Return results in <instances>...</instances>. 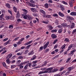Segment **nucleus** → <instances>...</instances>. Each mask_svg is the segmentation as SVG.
<instances>
[{
    "label": "nucleus",
    "mask_w": 76,
    "mask_h": 76,
    "mask_svg": "<svg viewBox=\"0 0 76 76\" xmlns=\"http://www.w3.org/2000/svg\"><path fill=\"white\" fill-rule=\"evenodd\" d=\"M24 19H28V20H29L31 19H32L33 18L32 17H31L29 15H25L23 17Z\"/></svg>",
    "instance_id": "nucleus-1"
},
{
    "label": "nucleus",
    "mask_w": 76,
    "mask_h": 76,
    "mask_svg": "<svg viewBox=\"0 0 76 76\" xmlns=\"http://www.w3.org/2000/svg\"><path fill=\"white\" fill-rule=\"evenodd\" d=\"M53 68H48L45 71V73H52V70Z\"/></svg>",
    "instance_id": "nucleus-2"
},
{
    "label": "nucleus",
    "mask_w": 76,
    "mask_h": 76,
    "mask_svg": "<svg viewBox=\"0 0 76 76\" xmlns=\"http://www.w3.org/2000/svg\"><path fill=\"white\" fill-rule=\"evenodd\" d=\"M24 63H22L17 65L18 67H20V69H23V66L22 65L24 64Z\"/></svg>",
    "instance_id": "nucleus-3"
},
{
    "label": "nucleus",
    "mask_w": 76,
    "mask_h": 76,
    "mask_svg": "<svg viewBox=\"0 0 76 76\" xmlns=\"http://www.w3.org/2000/svg\"><path fill=\"white\" fill-rule=\"evenodd\" d=\"M76 49H74L73 50L71 51V53H69L68 54L69 55H71V56H73V54H74V52H75L76 51Z\"/></svg>",
    "instance_id": "nucleus-4"
},
{
    "label": "nucleus",
    "mask_w": 76,
    "mask_h": 76,
    "mask_svg": "<svg viewBox=\"0 0 76 76\" xmlns=\"http://www.w3.org/2000/svg\"><path fill=\"white\" fill-rule=\"evenodd\" d=\"M31 10L32 12H37L38 11L35 8H31Z\"/></svg>",
    "instance_id": "nucleus-5"
},
{
    "label": "nucleus",
    "mask_w": 76,
    "mask_h": 76,
    "mask_svg": "<svg viewBox=\"0 0 76 76\" xmlns=\"http://www.w3.org/2000/svg\"><path fill=\"white\" fill-rule=\"evenodd\" d=\"M49 44V42H48L44 46V49H46L47 47H48V45Z\"/></svg>",
    "instance_id": "nucleus-6"
},
{
    "label": "nucleus",
    "mask_w": 76,
    "mask_h": 76,
    "mask_svg": "<svg viewBox=\"0 0 76 76\" xmlns=\"http://www.w3.org/2000/svg\"><path fill=\"white\" fill-rule=\"evenodd\" d=\"M73 69H74V67L73 66L69 67L68 68V71L70 72H71L72 71V70H73Z\"/></svg>",
    "instance_id": "nucleus-7"
},
{
    "label": "nucleus",
    "mask_w": 76,
    "mask_h": 76,
    "mask_svg": "<svg viewBox=\"0 0 76 76\" xmlns=\"http://www.w3.org/2000/svg\"><path fill=\"white\" fill-rule=\"evenodd\" d=\"M66 18L68 19H70L71 20H75L74 18L69 15L66 16Z\"/></svg>",
    "instance_id": "nucleus-8"
},
{
    "label": "nucleus",
    "mask_w": 76,
    "mask_h": 76,
    "mask_svg": "<svg viewBox=\"0 0 76 76\" xmlns=\"http://www.w3.org/2000/svg\"><path fill=\"white\" fill-rule=\"evenodd\" d=\"M27 3H28V5H29L30 6H31V7H35V6H36V5H35V4H32L31 3H29L28 2Z\"/></svg>",
    "instance_id": "nucleus-9"
},
{
    "label": "nucleus",
    "mask_w": 76,
    "mask_h": 76,
    "mask_svg": "<svg viewBox=\"0 0 76 76\" xmlns=\"http://www.w3.org/2000/svg\"><path fill=\"white\" fill-rule=\"evenodd\" d=\"M51 36L52 38L53 39H54V38H57V35L54 34H52Z\"/></svg>",
    "instance_id": "nucleus-10"
},
{
    "label": "nucleus",
    "mask_w": 76,
    "mask_h": 76,
    "mask_svg": "<svg viewBox=\"0 0 76 76\" xmlns=\"http://www.w3.org/2000/svg\"><path fill=\"white\" fill-rule=\"evenodd\" d=\"M73 47V45H70L68 47V48L67 50V51H69Z\"/></svg>",
    "instance_id": "nucleus-11"
},
{
    "label": "nucleus",
    "mask_w": 76,
    "mask_h": 76,
    "mask_svg": "<svg viewBox=\"0 0 76 76\" xmlns=\"http://www.w3.org/2000/svg\"><path fill=\"white\" fill-rule=\"evenodd\" d=\"M70 25V28L71 29H73V28L75 27V24L73 23H72V25Z\"/></svg>",
    "instance_id": "nucleus-12"
},
{
    "label": "nucleus",
    "mask_w": 76,
    "mask_h": 76,
    "mask_svg": "<svg viewBox=\"0 0 76 76\" xmlns=\"http://www.w3.org/2000/svg\"><path fill=\"white\" fill-rule=\"evenodd\" d=\"M16 17L17 19H18L20 17V14H19V11L17 12Z\"/></svg>",
    "instance_id": "nucleus-13"
},
{
    "label": "nucleus",
    "mask_w": 76,
    "mask_h": 76,
    "mask_svg": "<svg viewBox=\"0 0 76 76\" xmlns=\"http://www.w3.org/2000/svg\"><path fill=\"white\" fill-rule=\"evenodd\" d=\"M57 71H58V69L55 68L52 71V72L54 73V72H56Z\"/></svg>",
    "instance_id": "nucleus-14"
},
{
    "label": "nucleus",
    "mask_w": 76,
    "mask_h": 76,
    "mask_svg": "<svg viewBox=\"0 0 76 76\" xmlns=\"http://www.w3.org/2000/svg\"><path fill=\"white\" fill-rule=\"evenodd\" d=\"M10 59H9V58H7V60H6V62L8 64H9L11 63V62L10 61Z\"/></svg>",
    "instance_id": "nucleus-15"
},
{
    "label": "nucleus",
    "mask_w": 76,
    "mask_h": 76,
    "mask_svg": "<svg viewBox=\"0 0 76 76\" xmlns=\"http://www.w3.org/2000/svg\"><path fill=\"white\" fill-rule=\"evenodd\" d=\"M70 15L72 16H76V12H72L70 13Z\"/></svg>",
    "instance_id": "nucleus-16"
},
{
    "label": "nucleus",
    "mask_w": 76,
    "mask_h": 76,
    "mask_svg": "<svg viewBox=\"0 0 76 76\" xmlns=\"http://www.w3.org/2000/svg\"><path fill=\"white\" fill-rule=\"evenodd\" d=\"M62 26H63V27H67V24L66 23H64L62 24Z\"/></svg>",
    "instance_id": "nucleus-17"
},
{
    "label": "nucleus",
    "mask_w": 76,
    "mask_h": 76,
    "mask_svg": "<svg viewBox=\"0 0 76 76\" xmlns=\"http://www.w3.org/2000/svg\"><path fill=\"white\" fill-rule=\"evenodd\" d=\"M13 9L14 11L15 12V13H16L17 12V8H16V7L14 6L13 7Z\"/></svg>",
    "instance_id": "nucleus-18"
},
{
    "label": "nucleus",
    "mask_w": 76,
    "mask_h": 76,
    "mask_svg": "<svg viewBox=\"0 0 76 76\" xmlns=\"http://www.w3.org/2000/svg\"><path fill=\"white\" fill-rule=\"evenodd\" d=\"M40 11L41 13H42L43 15H45L46 13L45 12V11H44V10H40Z\"/></svg>",
    "instance_id": "nucleus-19"
},
{
    "label": "nucleus",
    "mask_w": 76,
    "mask_h": 76,
    "mask_svg": "<svg viewBox=\"0 0 76 76\" xmlns=\"http://www.w3.org/2000/svg\"><path fill=\"white\" fill-rule=\"evenodd\" d=\"M59 14L60 16H62V17H64V14L60 12H59Z\"/></svg>",
    "instance_id": "nucleus-20"
},
{
    "label": "nucleus",
    "mask_w": 76,
    "mask_h": 76,
    "mask_svg": "<svg viewBox=\"0 0 76 76\" xmlns=\"http://www.w3.org/2000/svg\"><path fill=\"white\" fill-rule=\"evenodd\" d=\"M23 12H24V13L25 14H27V13H28V11L26 9H22Z\"/></svg>",
    "instance_id": "nucleus-21"
},
{
    "label": "nucleus",
    "mask_w": 76,
    "mask_h": 76,
    "mask_svg": "<svg viewBox=\"0 0 76 76\" xmlns=\"http://www.w3.org/2000/svg\"><path fill=\"white\" fill-rule=\"evenodd\" d=\"M6 5L7 7H8L9 9H10V5L8 3Z\"/></svg>",
    "instance_id": "nucleus-22"
},
{
    "label": "nucleus",
    "mask_w": 76,
    "mask_h": 76,
    "mask_svg": "<svg viewBox=\"0 0 76 76\" xmlns=\"http://www.w3.org/2000/svg\"><path fill=\"white\" fill-rule=\"evenodd\" d=\"M45 8L47 9L48 8V4L47 3H46L45 4Z\"/></svg>",
    "instance_id": "nucleus-23"
},
{
    "label": "nucleus",
    "mask_w": 76,
    "mask_h": 76,
    "mask_svg": "<svg viewBox=\"0 0 76 76\" xmlns=\"http://www.w3.org/2000/svg\"><path fill=\"white\" fill-rule=\"evenodd\" d=\"M48 27L50 30H52V29H53V26H49Z\"/></svg>",
    "instance_id": "nucleus-24"
},
{
    "label": "nucleus",
    "mask_w": 76,
    "mask_h": 76,
    "mask_svg": "<svg viewBox=\"0 0 76 76\" xmlns=\"http://www.w3.org/2000/svg\"><path fill=\"white\" fill-rule=\"evenodd\" d=\"M36 58V56L35 55H34L33 56L32 58L31 59V60H35V58Z\"/></svg>",
    "instance_id": "nucleus-25"
},
{
    "label": "nucleus",
    "mask_w": 76,
    "mask_h": 76,
    "mask_svg": "<svg viewBox=\"0 0 76 76\" xmlns=\"http://www.w3.org/2000/svg\"><path fill=\"white\" fill-rule=\"evenodd\" d=\"M9 42H10V40H9L7 41L4 44V45H7V44L9 43Z\"/></svg>",
    "instance_id": "nucleus-26"
},
{
    "label": "nucleus",
    "mask_w": 76,
    "mask_h": 76,
    "mask_svg": "<svg viewBox=\"0 0 76 76\" xmlns=\"http://www.w3.org/2000/svg\"><path fill=\"white\" fill-rule=\"evenodd\" d=\"M70 60H71V58H69L66 61V63H68V62H69Z\"/></svg>",
    "instance_id": "nucleus-27"
},
{
    "label": "nucleus",
    "mask_w": 76,
    "mask_h": 76,
    "mask_svg": "<svg viewBox=\"0 0 76 76\" xmlns=\"http://www.w3.org/2000/svg\"><path fill=\"white\" fill-rule=\"evenodd\" d=\"M45 73V71H40L39 73V75H41V74H42V73Z\"/></svg>",
    "instance_id": "nucleus-28"
},
{
    "label": "nucleus",
    "mask_w": 76,
    "mask_h": 76,
    "mask_svg": "<svg viewBox=\"0 0 76 76\" xmlns=\"http://www.w3.org/2000/svg\"><path fill=\"white\" fill-rule=\"evenodd\" d=\"M57 41H58V39H56L54 41L53 43V44H56V42H57Z\"/></svg>",
    "instance_id": "nucleus-29"
},
{
    "label": "nucleus",
    "mask_w": 76,
    "mask_h": 76,
    "mask_svg": "<svg viewBox=\"0 0 76 76\" xmlns=\"http://www.w3.org/2000/svg\"><path fill=\"white\" fill-rule=\"evenodd\" d=\"M34 51H32L31 52L29 53H28V54L29 56H30V55H31L32 54H34Z\"/></svg>",
    "instance_id": "nucleus-30"
},
{
    "label": "nucleus",
    "mask_w": 76,
    "mask_h": 76,
    "mask_svg": "<svg viewBox=\"0 0 76 76\" xmlns=\"http://www.w3.org/2000/svg\"><path fill=\"white\" fill-rule=\"evenodd\" d=\"M12 54L10 53L8 55L7 58H10V57H12Z\"/></svg>",
    "instance_id": "nucleus-31"
},
{
    "label": "nucleus",
    "mask_w": 76,
    "mask_h": 76,
    "mask_svg": "<svg viewBox=\"0 0 76 76\" xmlns=\"http://www.w3.org/2000/svg\"><path fill=\"white\" fill-rule=\"evenodd\" d=\"M51 15H46V18H51Z\"/></svg>",
    "instance_id": "nucleus-32"
},
{
    "label": "nucleus",
    "mask_w": 76,
    "mask_h": 76,
    "mask_svg": "<svg viewBox=\"0 0 76 76\" xmlns=\"http://www.w3.org/2000/svg\"><path fill=\"white\" fill-rule=\"evenodd\" d=\"M21 62V61L20 60H18L17 61V64H20V63Z\"/></svg>",
    "instance_id": "nucleus-33"
},
{
    "label": "nucleus",
    "mask_w": 76,
    "mask_h": 76,
    "mask_svg": "<svg viewBox=\"0 0 76 76\" xmlns=\"http://www.w3.org/2000/svg\"><path fill=\"white\" fill-rule=\"evenodd\" d=\"M42 50H43V47H41L39 48V51H41Z\"/></svg>",
    "instance_id": "nucleus-34"
},
{
    "label": "nucleus",
    "mask_w": 76,
    "mask_h": 76,
    "mask_svg": "<svg viewBox=\"0 0 76 76\" xmlns=\"http://www.w3.org/2000/svg\"><path fill=\"white\" fill-rule=\"evenodd\" d=\"M57 30L55 29V30H52L51 31V32L52 33H54V32H57Z\"/></svg>",
    "instance_id": "nucleus-35"
},
{
    "label": "nucleus",
    "mask_w": 76,
    "mask_h": 76,
    "mask_svg": "<svg viewBox=\"0 0 76 76\" xmlns=\"http://www.w3.org/2000/svg\"><path fill=\"white\" fill-rule=\"evenodd\" d=\"M65 41L66 42H69V41H70V40H69V39L68 38H66L65 39Z\"/></svg>",
    "instance_id": "nucleus-36"
},
{
    "label": "nucleus",
    "mask_w": 76,
    "mask_h": 76,
    "mask_svg": "<svg viewBox=\"0 0 76 76\" xmlns=\"http://www.w3.org/2000/svg\"><path fill=\"white\" fill-rule=\"evenodd\" d=\"M66 45H64L63 46L61 47V49H64L66 47Z\"/></svg>",
    "instance_id": "nucleus-37"
},
{
    "label": "nucleus",
    "mask_w": 76,
    "mask_h": 76,
    "mask_svg": "<svg viewBox=\"0 0 76 76\" xmlns=\"http://www.w3.org/2000/svg\"><path fill=\"white\" fill-rule=\"evenodd\" d=\"M13 26L12 25H10L9 26V28H11V29H13Z\"/></svg>",
    "instance_id": "nucleus-38"
},
{
    "label": "nucleus",
    "mask_w": 76,
    "mask_h": 76,
    "mask_svg": "<svg viewBox=\"0 0 76 76\" xmlns=\"http://www.w3.org/2000/svg\"><path fill=\"white\" fill-rule=\"evenodd\" d=\"M53 16H54L55 17H58V15L57 14H54L53 15Z\"/></svg>",
    "instance_id": "nucleus-39"
},
{
    "label": "nucleus",
    "mask_w": 76,
    "mask_h": 76,
    "mask_svg": "<svg viewBox=\"0 0 76 76\" xmlns=\"http://www.w3.org/2000/svg\"><path fill=\"white\" fill-rule=\"evenodd\" d=\"M21 43H22V42L20 40L19 41L17 42V44L18 45H20V44H21Z\"/></svg>",
    "instance_id": "nucleus-40"
},
{
    "label": "nucleus",
    "mask_w": 76,
    "mask_h": 76,
    "mask_svg": "<svg viewBox=\"0 0 76 76\" xmlns=\"http://www.w3.org/2000/svg\"><path fill=\"white\" fill-rule=\"evenodd\" d=\"M64 69V67H61V68L59 71L60 72H61V71H62V70H63V69Z\"/></svg>",
    "instance_id": "nucleus-41"
},
{
    "label": "nucleus",
    "mask_w": 76,
    "mask_h": 76,
    "mask_svg": "<svg viewBox=\"0 0 76 76\" xmlns=\"http://www.w3.org/2000/svg\"><path fill=\"white\" fill-rule=\"evenodd\" d=\"M47 62H45V63L44 64H43L41 66L43 67V66H45V65H46V64H47Z\"/></svg>",
    "instance_id": "nucleus-42"
},
{
    "label": "nucleus",
    "mask_w": 76,
    "mask_h": 76,
    "mask_svg": "<svg viewBox=\"0 0 76 76\" xmlns=\"http://www.w3.org/2000/svg\"><path fill=\"white\" fill-rule=\"evenodd\" d=\"M3 66L4 67H6V63H5L4 62L3 63Z\"/></svg>",
    "instance_id": "nucleus-43"
},
{
    "label": "nucleus",
    "mask_w": 76,
    "mask_h": 76,
    "mask_svg": "<svg viewBox=\"0 0 76 76\" xmlns=\"http://www.w3.org/2000/svg\"><path fill=\"white\" fill-rule=\"evenodd\" d=\"M30 2H31V3H35V2L32 0H30Z\"/></svg>",
    "instance_id": "nucleus-44"
},
{
    "label": "nucleus",
    "mask_w": 76,
    "mask_h": 76,
    "mask_svg": "<svg viewBox=\"0 0 76 76\" xmlns=\"http://www.w3.org/2000/svg\"><path fill=\"white\" fill-rule=\"evenodd\" d=\"M28 67V64H27V65H26L24 67V69L25 70H26V69H27V68Z\"/></svg>",
    "instance_id": "nucleus-45"
},
{
    "label": "nucleus",
    "mask_w": 76,
    "mask_h": 76,
    "mask_svg": "<svg viewBox=\"0 0 76 76\" xmlns=\"http://www.w3.org/2000/svg\"><path fill=\"white\" fill-rule=\"evenodd\" d=\"M76 34V29H75L72 32V34Z\"/></svg>",
    "instance_id": "nucleus-46"
},
{
    "label": "nucleus",
    "mask_w": 76,
    "mask_h": 76,
    "mask_svg": "<svg viewBox=\"0 0 76 76\" xmlns=\"http://www.w3.org/2000/svg\"><path fill=\"white\" fill-rule=\"evenodd\" d=\"M15 67H16V65H11V69H13V68H15Z\"/></svg>",
    "instance_id": "nucleus-47"
},
{
    "label": "nucleus",
    "mask_w": 76,
    "mask_h": 76,
    "mask_svg": "<svg viewBox=\"0 0 76 76\" xmlns=\"http://www.w3.org/2000/svg\"><path fill=\"white\" fill-rule=\"evenodd\" d=\"M62 32V29H60L58 31V32L59 34L61 33Z\"/></svg>",
    "instance_id": "nucleus-48"
},
{
    "label": "nucleus",
    "mask_w": 76,
    "mask_h": 76,
    "mask_svg": "<svg viewBox=\"0 0 76 76\" xmlns=\"http://www.w3.org/2000/svg\"><path fill=\"white\" fill-rule=\"evenodd\" d=\"M8 12L9 13L12 15V11L10 10H8Z\"/></svg>",
    "instance_id": "nucleus-49"
},
{
    "label": "nucleus",
    "mask_w": 76,
    "mask_h": 76,
    "mask_svg": "<svg viewBox=\"0 0 76 76\" xmlns=\"http://www.w3.org/2000/svg\"><path fill=\"white\" fill-rule=\"evenodd\" d=\"M28 52H29V50H27L25 51V53H24V54H26L27 53H28Z\"/></svg>",
    "instance_id": "nucleus-50"
},
{
    "label": "nucleus",
    "mask_w": 76,
    "mask_h": 76,
    "mask_svg": "<svg viewBox=\"0 0 76 76\" xmlns=\"http://www.w3.org/2000/svg\"><path fill=\"white\" fill-rule=\"evenodd\" d=\"M13 45L14 47H17V46H18V44H14Z\"/></svg>",
    "instance_id": "nucleus-51"
},
{
    "label": "nucleus",
    "mask_w": 76,
    "mask_h": 76,
    "mask_svg": "<svg viewBox=\"0 0 76 76\" xmlns=\"http://www.w3.org/2000/svg\"><path fill=\"white\" fill-rule=\"evenodd\" d=\"M42 22V23H45V24H48V23L45 21H43Z\"/></svg>",
    "instance_id": "nucleus-52"
},
{
    "label": "nucleus",
    "mask_w": 76,
    "mask_h": 76,
    "mask_svg": "<svg viewBox=\"0 0 76 76\" xmlns=\"http://www.w3.org/2000/svg\"><path fill=\"white\" fill-rule=\"evenodd\" d=\"M62 3L64 4H67V3L64 1H62Z\"/></svg>",
    "instance_id": "nucleus-53"
},
{
    "label": "nucleus",
    "mask_w": 76,
    "mask_h": 76,
    "mask_svg": "<svg viewBox=\"0 0 76 76\" xmlns=\"http://www.w3.org/2000/svg\"><path fill=\"white\" fill-rule=\"evenodd\" d=\"M37 66V64H34L32 65V67H36Z\"/></svg>",
    "instance_id": "nucleus-54"
},
{
    "label": "nucleus",
    "mask_w": 76,
    "mask_h": 76,
    "mask_svg": "<svg viewBox=\"0 0 76 76\" xmlns=\"http://www.w3.org/2000/svg\"><path fill=\"white\" fill-rule=\"evenodd\" d=\"M22 55V53H17V56H21Z\"/></svg>",
    "instance_id": "nucleus-55"
},
{
    "label": "nucleus",
    "mask_w": 76,
    "mask_h": 76,
    "mask_svg": "<svg viewBox=\"0 0 76 76\" xmlns=\"http://www.w3.org/2000/svg\"><path fill=\"white\" fill-rule=\"evenodd\" d=\"M57 47H58V45H56L54 47V48L55 49H56V48H57Z\"/></svg>",
    "instance_id": "nucleus-56"
},
{
    "label": "nucleus",
    "mask_w": 76,
    "mask_h": 76,
    "mask_svg": "<svg viewBox=\"0 0 76 76\" xmlns=\"http://www.w3.org/2000/svg\"><path fill=\"white\" fill-rule=\"evenodd\" d=\"M37 62H38V61H33V64H36V63H37Z\"/></svg>",
    "instance_id": "nucleus-57"
},
{
    "label": "nucleus",
    "mask_w": 76,
    "mask_h": 76,
    "mask_svg": "<svg viewBox=\"0 0 76 76\" xmlns=\"http://www.w3.org/2000/svg\"><path fill=\"white\" fill-rule=\"evenodd\" d=\"M28 64V65L29 67H31V65H32V63H30Z\"/></svg>",
    "instance_id": "nucleus-58"
},
{
    "label": "nucleus",
    "mask_w": 76,
    "mask_h": 76,
    "mask_svg": "<svg viewBox=\"0 0 76 76\" xmlns=\"http://www.w3.org/2000/svg\"><path fill=\"white\" fill-rule=\"evenodd\" d=\"M7 40H8V38H6L3 39V41H6Z\"/></svg>",
    "instance_id": "nucleus-59"
},
{
    "label": "nucleus",
    "mask_w": 76,
    "mask_h": 76,
    "mask_svg": "<svg viewBox=\"0 0 76 76\" xmlns=\"http://www.w3.org/2000/svg\"><path fill=\"white\" fill-rule=\"evenodd\" d=\"M31 45H29L27 46L26 47V48H27V49H28L29 48V47H31Z\"/></svg>",
    "instance_id": "nucleus-60"
},
{
    "label": "nucleus",
    "mask_w": 76,
    "mask_h": 76,
    "mask_svg": "<svg viewBox=\"0 0 76 76\" xmlns=\"http://www.w3.org/2000/svg\"><path fill=\"white\" fill-rule=\"evenodd\" d=\"M17 21H18V22H21V21H22V20L20 19V18H19L17 19Z\"/></svg>",
    "instance_id": "nucleus-61"
},
{
    "label": "nucleus",
    "mask_w": 76,
    "mask_h": 76,
    "mask_svg": "<svg viewBox=\"0 0 76 76\" xmlns=\"http://www.w3.org/2000/svg\"><path fill=\"white\" fill-rule=\"evenodd\" d=\"M29 37H30V36H29V35H28V36H27L26 37V39H28V38H29Z\"/></svg>",
    "instance_id": "nucleus-62"
},
{
    "label": "nucleus",
    "mask_w": 76,
    "mask_h": 76,
    "mask_svg": "<svg viewBox=\"0 0 76 76\" xmlns=\"http://www.w3.org/2000/svg\"><path fill=\"white\" fill-rule=\"evenodd\" d=\"M10 17L9 16H7L6 17V19L7 20H8V19H10Z\"/></svg>",
    "instance_id": "nucleus-63"
},
{
    "label": "nucleus",
    "mask_w": 76,
    "mask_h": 76,
    "mask_svg": "<svg viewBox=\"0 0 76 76\" xmlns=\"http://www.w3.org/2000/svg\"><path fill=\"white\" fill-rule=\"evenodd\" d=\"M33 16H35V17L37 16V15L35 13H33Z\"/></svg>",
    "instance_id": "nucleus-64"
}]
</instances>
